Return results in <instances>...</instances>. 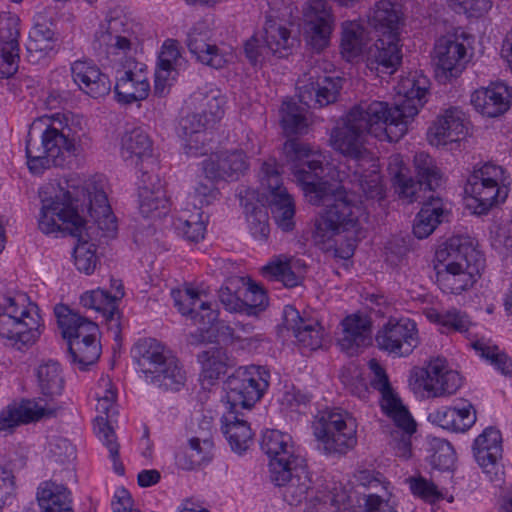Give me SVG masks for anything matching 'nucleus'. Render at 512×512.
<instances>
[{"mask_svg":"<svg viewBox=\"0 0 512 512\" xmlns=\"http://www.w3.org/2000/svg\"><path fill=\"white\" fill-rule=\"evenodd\" d=\"M41 210L39 229L44 234L61 233L77 238L74 249L76 268L91 274L97 262L96 241L112 238L117 231L116 217L107 195L94 184L78 187L66 182L48 184L39 191Z\"/></svg>","mask_w":512,"mask_h":512,"instance_id":"obj_1","label":"nucleus"},{"mask_svg":"<svg viewBox=\"0 0 512 512\" xmlns=\"http://www.w3.org/2000/svg\"><path fill=\"white\" fill-rule=\"evenodd\" d=\"M387 102L361 101L332 129L331 146L346 158V178L357 185L359 192L367 200L380 201L385 196V188L378 159L366 147V135L379 140L398 141L385 117Z\"/></svg>","mask_w":512,"mask_h":512,"instance_id":"obj_2","label":"nucleus"},{"mask_svg":"<svg viewBox=\"0 0 512 512\" xmlns=\"http://www.w3.org/2000/svg\"><path fill=\"white\" fill-rule=\"evenodd\" d=\"M261 448L270 458V481L281 489L284 501L298 505L306 500L313 486L312 476L291 435L276 429L266 430Z\"/></svg>","mask_w":512,"mask_h":512,"instance_id":"obj_3","label":"nucleus"},{"mask_svg":"<svg viewBox=\"0 0 512 512\" xmlns=\"http://www.w3.org/2000/svg\"><path fill=\"white\" fill-rule=\"evenodd\" d=\"M436 282L445 293L461 294L473 287L485 267L484 255L468 235H454L435 253Z\"/></svg>","mask_w":512,"mask_h":512,"instance_id":"obj_4","label":"nucleus"},{"mask_svg":"<svg viewBox=\"0 0 512 512\" xmlns=\"http://www.w3.org/2000/svg\"><path fill=\"white\" fill-rule=\"evenodd\" d=\"M319 205L325 208L315 222L313 239L316 244L325 245L340 233L349 234V241L360 238V219L364 210L353 194L348 193L343 186L335 184L317 206Z\"/></svg>","mask_w":512,"mask_h":512,"instance_id":"obj_5","label":"nucleus"},{"mask_svg":"<svg viewBox=\"0 0 512 512\" xmlns=\"http://www.w3.org/2000/svg\"><path fill=\"white\" fill-rule=\"evenodd\" d=\"M284 154L290 164L293 181L301 188L307 201L318 205L336 183L325 180V156L309 144L296 139L284 143Z\"/></svg>","mask_w":512,"mask_h":512,"instance_id":"obj_6","label":"nucleus"},{"mask_svg":"<svg viewBox=\"0 0 512 512\" xmlns=\"http://www.w3.org/2000/svg\"><path fill=\"white\" fill-rule=\"evenodd\" d=\"M131 352L147 383L172 391H178L184 385L185 372L178 360L158 340L140 339Z\"/></svg>","mask_w":512,"mask_h":512,"instance_id":"obj_7","label":"nucleus"},{"mask_svg":"<svg viewBox=\"0 0 512 512\" xmlns=\"http://www.w3.org/2000/svg\"><path fill=\"white\" fill-rule=\"evenodd\" d=\"M369 366L374 375L371 385L381 394V409L394 422V427L390 432V444L395 450L396 456L407 459L411 456V436L416 431V423L393 391L381 365L372 359Z\"/></svg>","mask_w":512,"mask_h":512,"instance_id":"obj_8","label":"nucleus"},{"mask_svg":"<svg viewBox=\"0 0 512 512\" xmlns=\"http://www.w3.org/2000/svg\"><path fill=\"white\" fill-rule=\"evenodd\" d=\"M414 166L418 181L408 176V169L400 155H393L389 159L388 170L395 192L402 201L408 204L424 199L427 192L434 193L435 188L441 183V173L434 159L427 153H416Z\"/></svg>","mask_w":512,"mask_h":512,"instance_id":"obj_9","label":"nucleus"},{"mask_svg":"<svg viewBox=\"0 0 512 512\" xmlns=\"http://www.w3.org/2000/svg\"><path fill=\"white\" fill-rule=\"evenodd\" d=\"M510 183L501 166L488 162L468 176L464 191L476 203L474 212L482 215L506 200Z\"/></svg>","mask_w":512,"mask_h":512,"instance_id":"obj_10","label":"nucleus"},{"mask_svg":"<svg viewBox=\"0 0 512 512\" xmlns=\"http://www.w3.org/2000/svg\"><path fill=\"white\" fill-rule=\"evenodd\" d=\"M429 85V79L418 71L401 78L396 87L401 99L393 107L387 103L388 115H385L386 118H391L387 122L395 136L403 137L406 134L409 123L426 103Z\"/></svg>","mask_w":512,"mask_h":512,"instance_id":"obj_11","label":"nucleus"},{"mask_svg":"<svg viewBox=\"0 0 512 512\" xmlns=\"http://www.w3.org/2000/svg\"><path fill=\"white\" fill-rule=\"evenodd\" d=\"M20 298L0 296V337L18 350L34 344L41 334L39 315L33 317Z\"/></svg>","mask_w":512,"mask_h":512,"instance_id":"obj_12","label":"nucleus"},{"mask_svg":"<svg viewBox=\"0 0 512 512\" xmlns=\"http://www.w3.org/2000/svg\"><path fill=\"white\" fill-rule=\"evenodd\" d=\"M313 434L327 454H344L357 442L356 420L346 411H324L315 417Z\"/></svg>","mask_w":512,"mask_h":512,"instance_id":"obj_13","label":"nucleus"},{"mask_svg":"<svg viewBox=\"0 0 512 512\" xmlns=\"http://www.w3.org/2000/svg\"><path fill=\"white\" fill-rule=\"evenodd\" d=\"M217 303L207 290L194 287V344H217L219 337L224 342H235L234 325L216 324L218 318Z\"/></svg>","mask_w":512,"mask_h":512,"instance_id":"obj_14","label":"nucleus"},{"mask_svg":"<svg viewBox=\"0 0 512 512\" xmlns=\"http://www.w3.org/2000/svg\"><path fill=\"white\" fill-rule=\"evenodd\" d=\"M269 385V373L260 366L239 367L226 381L227 400L232 408L250 409Z\"/></svg>","mask_w":512,"mask_h":512,"instance_id":"obj_15","label":"nucleus"},{"mask_svg":"<svg viewBox=\"0 0 512 512\" xmlns=\"http://www.w3.org/2000/svg\"><path fill=\"white\" fill-rule=\"evenodd\" d=\"M261 187L268 192L272 216L283 231L294 228L295 204L292 196L282 185L281 175L275 162H264L261 167Z\"/></svg>","mask_w":512,"mask_h":512,"instance_id":"obj_16","label":"nucleus"},{"mask_svg":"<svg viewBox=\"0 0 512 512\" xmlns=\"http://www.w3.org/2000/svg\"><path fill=\"white\" fill-rule=\"evenodd\" d=\"M246 156L242 151H221L211 154L202 162V170L205 177L211 181L209 185H202L196 189L194 198L201 196V204H209L214 199L216 192L212 181L224 178L237 179L247 169Z\"/></svg>","mask_w":512,"mask_h":512,"instance_id":"obj_17","label":"nucleus"},{"mask_svg":"<svg viewBox=\"0 0 512 512\" xmlns=\"http://www.w3.org/2000/svg\"><path fill=\"white\" fill-rule=\"evenodd\" d=\"M377 347L394 357H407L419 345L417 324L410 318H390L376 333Z\"/></svg>","mask_w":512,"mask_h":512,"instance_id":"obj_18","label":"nucleus"},{"mask_svg":"<svg viewBox=\"0 0 512 512\" xmlns=\"http://www.w3.org/2000/svg\"><path fill=\"white\" fill-rule=\"evenodd\" d=\"M114 93L118 103L130 105L145 100L150 92V83L146 74V66L134 59L125 60L122 68L115 73Z\"/></svg>","mask_w":512,"mask_h":512,"instance_id":"obj_19","label":"nucleus"},{"mask_svg":"<svg viewBox=\"0 0 512 512\" xmlns=\"http://www.w3.org/2000/svg\"><path fill=\"white\" fill-rule=\"evenodd\" d=\"M300 102L308 108H322L337 101L342 89V79L318 75L315 69L299 79L297 84Z\"/></svg>","mask_w":512,"mask_h":512,"instance_id":"obj_20","label":"nucleus"},{"mask_svg":"<svg viewBox=\"0 0 512 512\" xmlns=\"http://www.w3.org/2000/svg\"><path fill=\"white\" fill-rule=\"evenodd\" d=\"M334 28V17L324 0H311L303 10V35L307 44L316 51L329 45Z\"/></svg>","mask_w":512,"mask_h":512,"instance_id":"obj_21","label":"nucleus"},{"mask_svg":"<svg viewBox=\"0 0 512 512\" xmlns=\"http://www.w3.org/2000/svg\"><path fill=\"white\" fill-rule=\"evenodd\" d=\"M417 381L428 397L452 395L462 385L460 374L449 369L446 360L440 357L429 361L426 368L421 370Z\"/></svg>","mask_w":512,"mask_h":512,"instance_id":"obj_22","label":"nucleus"},{"mask_svg":"<svg viewBox=\"0 0 512 512\" xmlns=\"http://www.w3.org/2000/svg\"><path fill=\"white\" fill-rule=\"evenodd\" d=\"M473 455L491 482L497 485L503 481L498 461L502 457V436L498 429L487 427L474 440Z\"/></svg>","mask_w":512,"mask_h":512,"instance_id":"obj_23","label":"nucleus"},{"mask_svg":"<svg viewBox=\"0 0 512 512\" xmlns=\"http://www.w3.org/2000/svg\"><path fill=\"white\" fill-rule=\"evenodd\" d=\"M57 410L58 408L53 405H42L32 400L11 403L0 411V432L12 433L21 424L54 417Z\"/></svg>","mask_w":512,"mask_h":512,"instance_id":"obj_24","label":"nucleus"},{"mask_svg":"<svg viewBox=\"0 0 512 512\" xmlns=\"http://www.w3.org/2000/svg\"><path fill=\"white\" fill-rule=\"evenodd\" d=\"M342 334L338 344L344 352L353 356L372 343V321L364 314H351L342 322Z\"/></svg>","mask_w":512,"mask_h":512,"instance_id":"obj_25","label":"nucleus"},{"mask_svg":"<svg viewBox=\"0 0 512 512\" xmlns=\"http://www.w3.org/2000/svg\"><path fill=\"white\" fill-rule=\"evenodd\" d=\"M283 325L291 330L299 345L313 351L321 347L324 330L317 320L300 316L299 311L287 305L283 309Z\"/></svg>","mask_w":512,"mask_h":512,"instance_id":"obj_26","label":"nucleus"},{"mask_svg":"<svg viewBox=\"0 0 512 512\" xmlns=\"http://www.w3.org/2000/svg\"><path fill=\"white\" fill-rule=\"evenodd\" d=\"M74 83L92 98L106 96L111 91V80L92 60H77L71 65Z\"/></svg>","mask_w":512,"mask_h":512,"instance_id":"obj_27","label":"nucleus"},{"mask_svg":"<svg viewBox=\"0 0 512 512\" xmlns=\"http://www.w3.org/2000/svg\"><path fill=\"white\" fill-rule=\"evenodd\" d=\"M54 313L67 344L72 340H98L99 328L95 322L73 312L65 305L55 306Z\"/></svg>","mask_w":512,"mask_h":512,"instance_id":"obj_28","label":"nucleus"},{"mask_svg":"<svg viewBox=\"0 0 512 512\" xmlns=\"http://www.w3.org/2000/svg\"><path fill=\"white\" fill-rule=\"evenodd\" d=\"M402 60L399 35L379 38L368 50L367 66L380 73L393 74Z\"/></svg>","mask_w":512,"mask_h":512,"instance_id":"obj_29","label":"nucleus"},{"mask_svg":"<svg viewBox=\"0 0 512 512\" xmlns=\"http://www.w3.org/2000/svg\"><path fill=\"white\" fill-rule=\"evenodd\" d=\"M511 98L510 88L502 82H497L487 88L476 90L471 96V103L482 115L498 117L509 109Z\"/></svg>","mask_w":512,"mask_h":512,"instance_id":"obj_30","label":"nucleus"},{"mask_svg":"<svg viewBox=\"0 0 512 512\" xmlns=\"http://www.w3.org/2000/svg\"><path fill=\"white\" fill-rule=\"evenodd\" d=\"M467 123L465 113L461 109L457 107L446 109L429 129L431 144L445 145L448 142L460 140L467 133Z\"/></svg>","mask_w":512,"mask_h":512,"instance_id":"obj_31","label":"nucleus"},{"mask_svg":"<svg viewBox=\"0 0 512 512\" xmlns=\"http://www.w3.org/2000/svg\"><path fill=\"white\" fill-rule=\"evenodd\" d=\"M436 65L447 77H457L467 62V50L462 42L442 37L435 45Z\"/></svg>","mask_w":512,"mask_h":512,"instance_id":"obj_32","label":"nucleus"},{"mask_svg":"<svg viewBox=\"0 0 512 512\" xmlns=\"http://www.w3.org/2000/svg\"><path fill=\"white\" fill-rule=\"evenodd\" d=\"M122 21L118 18H111L100 24L95 32L93 49L101 58H109L111 55H118L120 51L126 52L130 49V41L120 35L119 27Z\"/></svg>","mask_w":512,"mask_h":512,"instance_id":"obj_33","label":"nucleus"},{"mask_svg":"<svg viewBox=\"0 0 512 512\" xmlns=\"http://www.w3.org/2000/svg\"><path fill=\"white\" fill-rule=\"evenodd\" d=\"M419 202L422 203V207L415 218L413 233L418 239H424L446 220L448 210L443 200L434 193L425 195Z\"/></svg>","mask_w":512,"mask_h":512,"instance_id":"obj_34","label":"nucleus"},{"mask_svg":"<svg viewBox=\"0 0 512 512\" xmlns=\"http://www.w3.org/2000/svg\"><path fill=\"white\" fill-rule=\"evenodd\" d=\"M197 360L201 366L199 382L204 388L206 382L208 385H214L230 365L226 350L219 344H205L204 349L198 353Z\"/></svg>","mask_w":512,"mask_h":512,"instance_id":"obj_35","label":"nucleus"},{"mask_svg":"<svg viewBox=\"0 0 512 512\" xmlns=\"http://www.w3.org/2000/svg\"><path fill=\"white\" fill-rule=\"evenodd\" d=\"M36 499L41 512H73L71 492L52 480L38 486Z\"/></svg>","mask_w":512,"mask_h":512,"instance_id":"obj_36","label":"nucleus"},{"mask_svg":"<svg viewBox=\"0 0 512 512\" xmlns=\"http://www.w3.org/2000/svg\"><path fill=\"white\" fill-rule=\"evenodd\" d=\"M121 155L125 161L143 162L144 159H151L152 141L148 134L139 127L125 131L121 138Z\"/></svg>","mask_w":512,"mask_h":512,"instance_id":"obj_37","label":"nucleus"},{"mask_svg":"<svg viewBox=\"0 0 512 512\" xmlns=\"http://www.w3.org/2000/svg\"><path fill=\"white\" fill-rule=\"evenodd\" d=\"M222 432L231 449L239 454L246 451L252 442L253 433L248 422L238 417L237 411H230L222 417Z\"/></svg>","mask_w":512,"mask_h":512,"instance_id":"obj_38","label":"nucleus"},{"mask_svg":"<svg viewBox=\"0 0 512 512\" xmlns=\"http://www.w3.org/2000/svg\"><path fill=\"white\" fill-rule=\"evenodd\" d=\"M230 285L240 288L244 302V314L257 316L268 305L266 291L251 280L242 276L233 277Z\"/></svg>","mask_w":512,"mask_h":512,"instance_id":"obj_39","label":"nucleus"},{"mask_svg":"<svg viewBox=\"0 0 512 512\" xmlns=\"http://www.w3.org/2000/svg\"><path fill=\"white\" fill-rule=\"evenodd\" d=\"M101 355L99 340H72L67 344V357L69 362L79 370H87L94 365Z\"/></svg>","mask_w":512,"mask_h":512,"instance_id":"obj_40","label":"nucleus"},{"mask_svg":"<svg viewBox=\"0 0 512 512\" xmlns=\"http://www.w3.org/2000/svg\"><path fill=\"white\" fill-rule=\"evenodd\" d=\"M41 138L43 153H46L48 156H50L53 166H63L66 156L73 155L65 140V135L60 133L58 126L53 122L44 130Z\"/></svg>","mask_w":512,"mask_h":512,"instance_id":"obj_41","label":"nucleus"},{"mask_svg":"<svg viewBox=\"0 0 512 512\" xmlns=\"http://www.w3.org/2000/svg\"><path fill=\"white\" fill-rule=\"evenodd\" d=\"M280 123L286 135L306 134L309 127L306 109L293 99L283 101L280 108Z\"/></svg>","mask_w":512,"mask_h":512,"instance_id":"obj_42","label":"nucleus"},{"mask_svg":"<svg viewBox=\"0 0 512 512\" xmlns=\"http://www.w3.org/2000/svg\"><path fill=\"white\" fill-rule=\"evenodd\" d=\"M399 21V13L390 0L378 1L369 15L370 24L381 31L383 36L399 35Z\"/></svg>","mask_w":512,"mask_h":512,"instance_id":"obj_43","label":"nucleus"},{"mask_svg":"<svg viewBox=\"0 0 512 512\" xmlns=\"http://www.w3.org/2000/svg\"><path fill=\"white\" fill-rule=\"evenodd\" d=\"M262 275L271 281L283 283L287 288H293L300 284L303 273L296 261L276 260L268 263L261 269Z\"/></svg>","mask_w":512,"mask_h":512,"instance_id":"obj_44","label":"nucleus"},{"mask_svg":"<svg viewBox=\"0 0 512 512\" xmlns=\"http://www.w3.org/2000/svg\"><path fill=\"white\" fill-rule=\"evenodd\" d=\"M262 41L271 51L272 55L279 58L288 55L292 45L290 41V32L286 28V24L278 23L274 20H266L264 26V35L261 36Z\"/></svg>","mask_w":512,"mask_h":512,"instance_id":"obj_45","label":"nucleus"},{"mask_svg":"<svg viewBox=\"0 0 512 512\" xmlns=\"http://www.w3.org/2000/svg\"><path fill=\"white\" fill-rule=\"evenodd\" d=\"M37 380L41 393L46 396L60 395L64 387V379L58 362L48 361L37 369Z\"/></svg>","mask_w":512,"mask_h":512,"instance_id":"obj_46","label":"nucleus"},{"mask_svg":"<svg viewBox=\"0 0 512 512\" xmlns=\"http://www.w3.org/2000/svg\"><path fill=\"white\" fill-rule=\"evenodd\" d=\"M224 103V98L217 93L211 92L206 96L198 119L196 123L194 122V134L200 130L212 129L222 119Z\"/></svg>","mask_w":512,"mask_h":512,"instance_id":"obj_47","label":"nucleus"},{"mask_svg":"<svg viewBox=\"0 0 512 512\" xmlns=\"http://www.w3.org/2000/svg\"><path fill=\"white\" fill-rule=\"evenodd\" d=\"M366 45V32L359 24L350 22L343 25L341 48L347 60H353L360 55Z\"/></svg>","mask_w":512,"mask_h":512,"instance_id":"obj_48","label":"nucleus"},{"mask_svg":"<svg viewBox=\"0 0 512 512\" xmlns=\"http://www.w3.org/2000/svg\"><path fill=\"white\" fill-rule=\"evenodd\" d=\"M123 296V286L119 284L117 292L113 295L109 291L100 288L87 291L81 295L80 303L85 308L94 309L104 314L115 307Z\"/></svg>","mask_w":512,"mask_h":512,"instance_id":"obj_49","label":"nucleus"},{"mask_svg":"<svg viewBox=\"0 0 512 512\" xmlns=\"http://www.w3.org/2000/svg\"><path fill=\"white\" fill-rule=\"evenodd\" d=\"M139 211L145 218L160 219L170 211V200L166 193L155 194L147 190L138 193Z\"/></svg>","mask_w":512,"mask_h":512,"instance_id":"obj_50","label":"nucleus"},{"mask_svg":"<svg viewBox=\"0 0 512 512\" xmlns=\"http://www.w3.org/2000/svg\"><path fill=\"white\" fill-rule=\"evenodd\" d=\"M94 430L98 438L109 450L110 458L113 461L114 472L118 475H124L125 468L120 461L119 444L116 442V435L113 428L104 417L98 416L95 419Z\"/></svg>","mask_w":512,"mask_h":512,"instance_id":"obj_51","label":"nucleus"},{"mask_svg":"<svg viewBox=\"0 0 512 512\" xmlns=\"http://www.w3.org/2000/svg\"><path fill=\"white\" fill-rule=\"evenodd\" d=\"M25 150L27 165L31 173L41 174L45 169L53 166L50 156L43 153L42 142L39 144L37 140L34 141L31 131L27 135Z\"/></svg>","mask_w":512,"mask_h":512,"instance_id":"obj_52","label":"nucleus"},{"mask_svg":"<svg viewBox=\"0 0 512 512\" xmlns=\"http://www.w3.org/2000/svg\"><path fill=\"white\" fill-rule=\"evenodd\" d=\"M246 220L254 238L266 239L269 234L268 212L263 206L246 205Z\"/></svg>","mask_w":512,"mask_h":512,"instance_id":"obj_53","label":"nucleus"},{"mask_svg":"<svg viewBox=\"0 0 512 512\" xmlns=\"http://www.w3.org/2000/svg\"><path fill=\"white\" fill-rule=\"evenodd\" d=\"M53 123L58 126L60 133L65 135V140L74 155L77 143L84 134L80 118L73 115H63L62 117L53 118Z\"/></svg>","mask_w":512,"mask_h":512,"instance_id":"obj_54","label":"nucleus"},{"mask_svg":"<svg viewBox=\"0 0 512 512\" xmlns=\"http://www.w3.org/2000/svg\"><path fill=\"white\" fill-rule=\"evenodd\" d=\"M473 348L502 374L510 375L512 373V360L506 354L499 352L496 346L476 341L473 343Z\"/></svg>","mask_w":512,"mask_h":512,"instance_id":"obj_55","label":"nucleus"},{"mask_svg":"<svg viewBox=\"0 0 512 512\" xmlns=\"http://www.w3.org/2000/svg\"><path fill=\"white\" fill-rule=\"evenodd\" d=\"M412 494L430 504L444 499V494L437 486L428 479L418 476L407 479Z\"/></svg>","mask_w":512,"mask_h":512,"instance_id":"obj_56","label":"nucleus"},{"mask_svg":"<svg viewBox=\"0 0 512 512\" xmlns=\"http://www.w3.org/2000/svg\"><path fill=\"white\" fill-rule=\"evenodd\" d=\"M429 318L448 330L457 332H466L469 328V319L467 315L457 309H451L444 312H432Z\"/></svg>","mask_w":512,"mask_h":512,"instance_id":"obj_57","label":"nucleus"},{"mask_svg":"<svg viewBox=\"0 0 512 512\" xmlns=\"http://www.w3.org/2000/svg\"><path fill=\"white\" fill-rule=\"evenodd\" d=\"M184 63L179 51V43L172 39L166 40L158 56L157 68H165L169 72L177 73Z\"/></svg>","mask_w":512,"mask_h":512,"instance_id":"obj_58","label":"nucleus"},{"mask_svg":"<svg viewBox=\"0 0 512 512\" xmlns=\"http://www.w3.org/2000/svg\"><path fill=\"white\" fill-rule=\"evenodd\" d=\"M194 55L197 61L213 69H220L226 64V59L215 44L194 40Z\"/></svg>","mask_w":512,"mask_h":512,"instance_id":"obj_59","label":"nucleus"},{"mask_svg":"<svg viewBox=\"0 0 512 512\" xmlns=\"http://www.w3.org/2000/svg\"><path fill=\"white\" fill-rule=\"evenodd\" d=\"M433 453L431 463L440 470H449L453 467L456 455L452 445L444 439H435L432 443Z\"/></svg>","mask_w":512,"mask_h":512,"instance_id":"obj_60","label":"nucleus"},{"mask_svg":"<svg viewBox=\"0 0 512 512\" xmlns=\"http://www.w3.org/2000/svg\"><path fill=\"white\" fill-rule=\"evenodd\" d=\"M19 18L11 13L0 14V45L19 46Z\"/></svg>","mask_w":512,"mask_h":512,"instance_id":"obj_61","label":"nucleus"},{"mask_svg":"<svg viewBox=\"0 0 512 512\" xmlns=\"http://www.w3.org/2000/svg\"><path fill=\"white\" fill-rule=\"evenodd\" d=\"M232 278H229L225 286L219 290V300L227 311L244 314L243 297L240 288L230 285Z\"/></svg>","mask_w":512,"mask_h":512,"instance_id":"obj_62","label":"nucleus"},{"mask_svg":"<svg viewBox=\"0 0 512 512\" xmlns=\"http://www.w3.org/2000/svg\"><path fill=\"white\" fill-rule=\"evenodd\" d=\"M19 46L0 45V78L12 77L19 68Z\"/></svg>","mask_w":512,"mask_h":512,"instance_id":"obj_63","label":"nucleus"},{"mask_svg":"<svg viewBox=\"0 0 512 512\" xmlns=\"http://www.w3.org/2000/svg\"><path fill=\"white\" fill-rule=\"evenodd\" d=\"M492 247L501 254L507 253L512 249V223L505 222L500 224L491 236Z\"/></svg>","mask_w":512,"mask_h":512,"instance_id":"obj_64","label":"nucleus"}]
</instances>
